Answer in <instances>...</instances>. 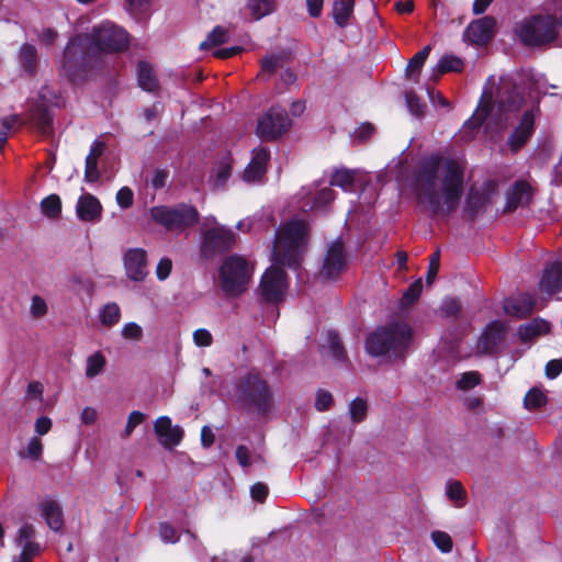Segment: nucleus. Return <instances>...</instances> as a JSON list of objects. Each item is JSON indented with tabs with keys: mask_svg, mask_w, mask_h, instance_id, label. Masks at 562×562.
Instances as JSON below:
<instances>
[{
	"mask_svg": "<svg viewBox=\"0 0 562 562\" xmlns=\"http://www.w3.org/2000/svg\"><path fill=\"white\" fill-rule=\"evenodd\" d=\"M524 105L525 98L520 90L512 81L502 79L495 103L492 104V93L484 92L476 111L464 125L476 128L485 123L487 127L496 126L502 130L506 125V114L516 112Z\"/></svg>",
	"mask_w": 562,
	"mask_h": 562,
	"instance_id": "7ed1b4c3",
	"label": "nucleus"
},
{
	"mask_svg": "<svg viewBox=\"0 0 562 562\" xmlns=\"http://www.w3.org/2000/svg\"><path fill=\"white\" fill-rule=\"evenodd\" d=\"M431 50V46L427 45L422 50L413 56V58L408 61L406 67V74L409 75L413 71H420L423 68L427 57L429 56Z\"/></svg>",
	"mask_w": 562,
	"mask_h": 562,
	"instance_id": "a18cd8bd",
	"label": "nucleus"
},
{
	"mask_svg": "<svg viewBox=\"0 0 562 562\" xmlns=\"http://www.w3.org/2000/svg\"><path fill=\"white\" fill-rule=\"evenodd\" d=\"M562 372V360L553 359L550 360L546 366V375L549 379L557 378Z\"/></svg>",
	"mask_w": 562,
	"mask_h": 562,
	"instance_id": "774afa93",
	"label": "nucleus"
},
{
	"mask_svg": "<svg viewBox=\"0 0 562 562\" xmlns=\"http://www.w3.org/2000/svg\"><path fill=\"white\" fill-rule=\"evenodd\" d=\"M290 126L291 120L286 111L272 106L258 120L257 134L262 139L271 140L285 133Z\"/></svg>",
	"mask_w": 562,
	"mask_h": 562,
	"instance_id": "f8f14e48",
	"label": "nucleus"
},
{
	"mask_svg": "<svg viewBox=\"0 0 562 562\" xmlns=\"http://www.w3.org/2000/svg\"><path fill=\"white\" fill-rule=\"evenodd\" d=\"M42 213L48 218H57L61 213V201L57 194H50L41 202Z\"/></svg>",
	"mask_w": 562,
	"mask_h": 562,
	"instance_id": "58836bf2",
	"label": "nucleus"
},
{
	"mask_svg": "<svg viewBox=\"0 0 562 562\" xmlns=\"http://www.w3.org/2000/svg\"><path fill=\"white\" fill-rule=\"evenodd\" d=\"M506 334V326L499 321L492 322L483 331L477 348L483 353H492L502 342Z\"/></svg>",
	"mask_w": 562,
	"mask_h": 562,
	"instance_id": "aec40b11",
	"label": "nucleus"
},
{
	"mask_svg": "<svg viewBox=\"0 0 562 562\" xmlns=\"http://www.w3.org/2000/svg\"><path fill=\"white\" fill-rule=\"evenodd\" d=\"M539 286L542 292H546L550 295L562 291L561 261H553L546 267Z\"/></svg>",
	"mask_w": 562,
	"mask_h": 562,
	"instance_id": "b1692460",
	"label": "nucleus"
},
{
	"mask_svg": "<svg viewBox=\"0 0 562 562\" xmlns=\"http://www.w3.org/2000/svg\"><path fill=\"white\" fill-rule=\"evenodd\" d=\"M76 214L82 222L98 223L102 216V205L92 194H82L76 205Z\"/></svg>",
	"mask_w": 562,
	"mask_h": 562,
	"instance_id": "6ab92c4d",
	"label": "nucleus"
},
{
	"mask_svg": "<svg viewBox=\"0 0 562 562\" xmlns=\"http://www.w3.org/2000/svg\"><path fill=\"white\" fill-rule=\"evenodd\" d=\"M228 41V32L226 29L222 26H216L213 31L207 35L206 40L200 44L201 49H206L207 47L217 46Z\"/></svg>",
	"mask_w": 562,
	"mask_h": 562,
	"instance_id": "37998d69",
	"label": "nucleus"
},
{
	"mask_svg": "<svg viewBox=\"0 0 562 562\" xmlns=\"http://www.w3.org/2000/svg\"><path fill=\"white\" fill-rule=\"evenodd\" d=\"M535 112L536 108L533 105L525 109L519 124L508 137L507 144L513 153L518 151L532 135L535 131Z\"/></svg>",
	"mask_w": 562,
	"mask_h": 562,
	"instance_id": "2eb2a0df",
	"label": "nucleus"
},
{
	"mask_svg": "<svg viewBox=\"0 0 562 562\" xmlns=\"http://www.w3.org/2000/svg\"><path fill=\"white\" fill-rule=\"evenodd\" d=\"M154 430L159 443L166 449L178 446L183 438V429L179 425H172L168 416H160L154 423Z\"/></svg>",
	"mask_w": 562,
	"mask_h": 562,
	"instance_id": "dca6fc26",
	"label": "nucleus"
},
{
	"mask_svg": "<svg viewBox=\"0 0 562 562\" xmlns=\"http://www.w3.org/2000/svg\"><path fill=\"white\" fill-rule=\"evenodd\" d=\"M326 347L328 348L331 357L338 362H347V352L341 345L340 338L337 333L329 330L326 338Z\"/></svg>",
	"mask_w": 562,
	"mask_h": 562,
	"instance_id": "72a5a7b5",
	"label": "nucleus"
},
{
	"mask_svg": "<svg viewBox=\"0 0 562 562\" xmlns=\"http://www.w3.org/2000/svg\"><path fill=\"white\" fill-rule=\"evenodd\" d=\"M47 313V305L44 299L38 295L33 296L31 303V314L38 318Z\"/></svg>",
	"mask_w": 562,
	"mask_h": 562,
	"instance_id": "0e129e2a",
	"label": "nucleus"
},
{
	"mask_svg": "<svg viewBox=\"0 0 562 562\" xmlns=\"http://www.w3.org/2000/svg\"><path fill=\"white\" fill-rule=\"evenodd\" d=\"M89 38L95 53L122 52L126 49L130 44L127 32L110 21H103L94 25Z\"/></svg>",
	"mask_w": 562,
	"mask_h": 562,
	"instance_id": "9d476101",
	"label": "nucleus"
},
{
	"mask_svg": "<svg viewBox=\"0 0 562 562\" xmlns=\"http://www.w3.org/2000/svg\"><path fill=\"white\" fill-rule=\"evenodd\" d=\"M439 265H440V252L436 251L435 254L431 255L430 260H429L428 271H427V276H426L427 283H429V284L432 283V281L437 277V273L439 270Z\"/></svg>",
	"mask_w": 562,
	"mask_h": 562,
	"instance_id": "e2e57ef3",
	"label": "nucleus"
},
{
	"mask_svg": "<svg viewBox=\"0 0 562 562\" xmlns=\"http://www.w3.org/2000/svg\"><path fill=\"white\" fill-rule=\"evenodd\" d=\"M550 330V325L547 321L541 318H536L529 323L520 325L518 328V334L521 340H530L533 337L546 334Z\"/></svg>",
	"mask_w": 562,
	"mask_h": 562,
	"instance_id": "c756f323",
	"label": "nucleus"
},
{
	"mask_svg": "<svg viewBox=\"0 0 562 562\" xmlns=\"http://www.w3.org/2000/svg\"><path fill=\"white\" fill-rule=\"evenodd\" d=\"M463 66L464 63L460 57L451 54H446L437 63L436 67L434 68V72L437 76H440L449 71L458 72L463 69Z\"/></svg>",
	"mask_w": 562,
	"mask_h": 562,
	"instance_id": "473e14b6",
	"label": "nucleus"
},
{
	"mask_svg": "<svg viewBox=\"0 0 562 562\" xmlns=\"http://www.w3.org/2000/svg\"><path fill=\"white\" fill-rule=\"evenodd\" d=\"M94 49L90 44L89 35H76L64 52L61 68L71 82L81 80L94 60Z\"/></svg>",
	"mask_w": 562,
	"mask_h": 562,
	"instance_id": "423d86ee",
	"label": "nucleus"
},
{
	"mask_svg": "<svg viewBox=\"0 0 562 562\" xmlns=\"http://www.w3.org/2000/svg\"><path fill=\"white\" fill-rule=\"evenodd\" d=\"M413 188L419 205L431 215L448 216L463 194L462 168L453 159L431 155L419 161Z\"/></svg>",
	"mask_w": 562,
	"mask_h": 562,
	"instance_id": "f257e3e1",
	"label": "nucleus"
},
{
	"mask_svg": "<svg viewBox=\"0 0 562 562\" xmlns=\"http://www.w3.org/2000/svg\"><path fill=\"white\" fill-rule=\"evenodd\" d=\"M347 266V257L341 241H334L328 245L324 258L321 276L325 279L337 278Z\"/></svg>",
	"mask_w": 562,
	"mask_h": 562,
	"instance_id": "4468645a",
	"label": "nucleus"
},
{
	"mask_svg": "<svg viewBox=\"0 0 562 562\" xmlns=\"http://www.w3.org/2000/svg\"><path fill=\"white\" fill-rule=\"evenodd\" d=\"M405 98L407 108L413 115L424 114L426 105L414 92H406Z\"/></svg>",
	"mask_w": 562,
	"mask_h": 562,
	"instance_id": "09e8293b",
	"label": "nucleus"
},
{
	"mask_svg": "<svg viewBox=\"0 0 562 562\" xmlns=\"http://www.w3.org/2000/svg\"><path fill=\"white\" fill-rule=\"evenodd\" d=\"M333 404V395L328 391L318 390L316 393L315 407L319 412L327 411Z\"/></svg>",
	"mask_w": 562,
	"mask_h": 562,
	"instance_id": "6e6d98bb",
	"label": "nucleus"
},
{
	"mask_svg": "<svg viewBox=\"0 0 562 562\" xmlns=\"http://www.w3.org/2000/svg\"><path fill=\"white\" fill-rule=\"evenodd\" d=\"M99 318L103 326L112 327L116 325L121 319L120 306L114 302L105 304L99 312Z\"/></svg>",
	"mask_w": 562,
	"mask_h": 562,
	"instance_id": "f704fd0d",
	"label": "nucleus"
},
{
	"mask_svg": "<svg viewBox=\"0 0 562 562\" xmlns=\"http://www.w3.org/2000/svg\"><path fill=\"white\" fill-rule=\"evenodd\" d=\"M18 121L19 116L15 114L0 119V148L5 144L9 132Z\"/></svg>",
	"mask_w": 562,
	"mask_h": 562,
	"instance_id": "3c124183",
	"label": "nucleus"
},
{
	"mask_svg": "<svg viewBox=\"0 0 562 562\" xmlns=\"http://www.w3.org/2000/svg\"><path fill=\"white\" fill-rule=\"evenodd\" d=\"M536 306V301L528 293H522L517 296L508 297L504 301V312L516 318H524L530 315Z\"/></svg>",
	"mask_w": 562,
	"mask_h": 562,
	"instance_id": "412c9836",
	"label": "nucleus"
},
{
	"mask_svg": "<svg viewBox=\"0 0 562 562\" xmlns=\"http://www.w3.org/2000/svg\"><path fill=\"white\" fill-rule=\"evenodd\" d=\"M422 288H423L422 280L418 279L413 284H411L409 288L405 291L403 300L407 304L414 303L419 297V295L422 293Z\"/></svg>",
	"mask_w": 562,
	"mask_h": 562,
	"instance_id": "680f3d73",
	"label": "nucleus"
},
{
	"mask_svg": "<svg viewBox=\"0 0 562 562\" xmlns=\"http://www.w3.org/2000/svg\"><path fill=\"white\" fill-rule=\"evenodd\" d=\"M304 198L306 201L302 205V209L313 212H321L326 209V206L334 201L335 199V191L331 188H323L314 193L311 191L304 193Z\"/></svg>",
	"mask_w": 562,
	"mask_h": 562,
	"instance_id": "393cba45",
	"label": "nucleus"
},
{
	"mask_svg": "<svg viewBox=\"0 0 562 562\" xmlns=\"http://www.w3.org/2000/svg\"><path fill=\"white\" fill-rule=\"evenodd\" d=\"M30 119L33 125L43 135H47L52 131L53 116L47 106L40 104L31 110Z\"/></svg>",
	"mask_w": 562,
	"mask_h": 562,
	"instance_id": "c85d7f7f",
	"label": "nucleus"
},
{
	"mask_svg": "<svg viewBox=\"0 0 562 562\" xmlns=\"http://www.w3.org/2000/svg\"><path fill=\"white\" fill-rule=\"evenodd\" d=\"M524 403L526 408L536 409L542 407L547 403L546 394L539 389H531L525 396Z\"/></svg>",
	"mask_w": 562,
	"mask_h": 562,
	"instance_id": "c03bdc74",
	"label": "nucleus"
},
{
	"mask_svg": "<svg viewBox=\"0 0 562 562\" xmlns=\"http://www.w3.org/2000/svg\"><path fill=\"white\" fill-rule=\"evenodd\" d=\"M105 363V357L100 351L89 356L86 360V376L88 379L95 378L104 370Z\"/></svg>",
	"mask_w": 562,
	"mask_h": 562,
	"instance_id": "e433bc0d",
	"label": "nucleus"
},
{
	"mask_svg": "<svg viewBox=\"0 0 562 562\" xmlns=\"http://www.w3.org/2000/svg\"><path fill=\"white\" fill-rule=\"evenodd\" d=\"M134 194L128 187L121 188L116 193V203L122 209H127L133 205Z\"/></svg>",
	"mask_w": 562,
	"mask_h": 562,
	"instance_id": "5fc2aeb1",
	"label": "nucleus"
},
{
	"mask_svg": "<svg viewBox=\"0 0 562 562\" xmlns=\"http://www.w3.org/2000/svg\"><path fill=\"white\" fill-rule=\"evenodd\" d=\"M355 0H336L333 4V18L337 25L344 27L352 14Z\"/></svg>",
	"mask_w": 562,
	"mask_h": 562,
	"instance_id": "7c9ffc66",
	"label": "nucleus"
},
{
	"mask_svg": "<svg viewBox=\"0 0 562 562\" xmlns=\"http://www.w3.org/2000/svg\"><path fill=\"white\" fill-rule=\"evenodd\" d=\"M18 63L25 75L30 77L35 76L38 68V55L36 47L32 44H23L18 53Z\"/></svg>",
	"mask_w": 562,
	"mask_h": 562,
	"instance_id": "bb28decb",
	"label": "nucleus"
},
{
	"mask_svg": "<svg viewBox=\"0 0 562 562\" xmlns=\"http://www.w3.org/2000/svg\"><path fill=\"white\" fill-rule=\"evenodd\" d=\"M144 414L138 412V411H133L128 418H127V424H126V427L124 429V432H123V437L124 438H127L132 435L133 430L139 425L143 423L144 420Z\"/></svg>",
	"mask_w": 562,
	"mask_h": 562,
	"instance_id": "864d4df0",
	"label": "nucleus"
},
{
	"mask_svg": "<svg viewBox=\"0 0 562 562\" xmlns=\"http://www.w3.org/2000/svg\"><path fill=\"white\" fill-rule=\"evenodd\" d=\"M52 428V419L46 416L38 417L35 420L34 429L38 436L46 435Z\"/></svg>",
	"mask_w": 562,
	"mask_h": 562,
	"instance_id": "338daca9",
	"label": "nucleus"
},
{
	"mask_svg": "<svg viewBox=\"0 0 562 562\" xmlns=\"http://www.w3.org/2000/svg\"><path fill=\"white\" fill-rule=\"evenodd\" d=\"M159 535L164 542L175 543L179 540L176 529L167 522L160 524Z\"/></svg>",
	"mask_w": 562,
	"mask_h": 562,
	"instance_id": "052dcab7",
	"label": "nucleus"
},
{
	"mask_svg": "<svg viewBox=\"0 0 562 562\" xmlns=\"http://www.w3.org/2000/svg\"><path fill=\"white\" fill-rule=\"evenodd\" d=\"M350 418L355 424H359L367 418L368 403L362 397H356L348 405Z\"/></svg>",
	"mask_w": 562,
	"mask_h": 562,
	"instance_id": "a19ab883",
	"label": "nucleus"
},
{
	"mask_svg": "<svg viewBox=\"0 0 562 562\" xmlns=\"http://www.w3.org/2000/svg\"><path fill=\"white\" fill-rule=\"evenodd\" d=\"M138 83L143 90L153 92L158 88V80L151 66L145 61L138 64Z\"/></svg>",
	"mask_w": 562,
	"mask_h": 562,
	"instance_id": "2f4dec72",
	"label": "nucleus"
},
{
	"mask_svg": "<svg viewBox=\"0 0 562 562\" xmlns=\"http://www.w3.org/2000/svg\"><path fill=\"white\" fill-rule=\"evenodd\" d=\"M461 310V304L459 300L453 297H447L442 301L441 312L446 316H456Z\"/></svg>",
	"mask_w": 562,
	"mask_h": 562,
	"instance_id": "13d9d810",
	"label": "nucleus"
},
{
	"mask_svg": "<svg viewBox=\"0 0 562 562\" xmlns=\"http://www.w3.org/2000/svg\"><path fill=\"white\" fill-rule=\"evenodd\" d=\"M249 278L250 268L243 257L233 255L224 260L220 270V283L227 295L236 296L243 293Z\"/></svg>",
	"mask_w": 562,
	"mask_h": 562,
	"instance_id": "1a4fd4ad",
	"label": "nucleus"
},
{
	"mask_svg": "<svg viewBox=\"0 0 562 562\" xmlns=\"http://www.w3.org/2000/svg\"><path fill=\"white\" fill-rule=\"evenodd\" d=\"M235 397L241 408L265 416L272 407V394L266 380L249 372L237 382Z\"/></svg>",
	"mask_w": 562,
	"mask_h": 562,
	"instance_id": "39448f33",
	"label": "nucleus"
},
{
	"mask_svg": "<svg viewBox=\"0 0 562 562\" xmlns=\"http://www.w3.org/2000/svg\"><path fill=\"white\" fill-rule=\"evenodd\" d=\"M44 386L40 381H32L27 384L25 400L42 401Z\"/></svg>",
	"mask_w": 562,
	"mask_h": 562,
	"instance_id": "bf43d9fd",
	"label": "nucleus"
},
{
	"mask_svg": "<svg viewBox=\"0 0 562 562\" xmlns=\"http://www.w3.org/2000/svg\"><path fill=\"white\" fill-rule=\"evenodd\" d=\"M516 33L520 41L528 46H541L552 43L558 35V24L551 16H532L522 21Z\"/></svg>",
	"mask_w": 562,
	"mask_h": 562,
	"instance_id": "6e6552de",
	"label": "nucleus"
},
{
	"mask_svg": "<svg viewBox=\"0 0 562 562\" xmlns=\"http://www.w3.org/2000/svg\"><path fill=\"white\" fill-rule=\"evenodd\" d=\"M35 533L34 526L27 522L18 529L15 544L21 548V552L11 562H33V559L40 554L41 546L33 540Z\"/></svg>",
	"mask_w": 562,
	"mask_h": 562,
	"instance_id": "ddd939ff",
	"label": "nucleus"
},
{
	"mask_svg": "<svg viewBox=\"0 0 562 562\" xmlns=\"http://www.w3.org/2000/svg\"><path fill=\"white\" fill-rule=\"evenodd\" d=\"M307 226L292 220L276 234L272 249L273 265L266 270L260 281V292L265 301L279 303L288 290L286 273L283 267L296 269L306 246Z\"/></svg>",
	"mask_w": 562,
	"mask_h": 562,
	"instance_id": "f03ea898",
	"label": "nucleus"
},
{
	"mask_svg": "<svg viewBox=\"0 0 562 562\" xmlns=\"http://www.w3.org/2000/svg\"><path fill=\"white\" fill-rule=\"evenodd\" d=\"M38 508L42 517L52 530L58 531L61 529L64 525L63 510L55 499H44L40 503Z\"/></svg>",
	"mask_w": 562,
	"mask_h": 562,
	"instance_id": "a878e982",
	"label": "nucleus"
},
{
	"mask_svg": "<svg viewBox=\"0 0 562 562\" xmlns=\"http://www.w3.org/2000/svg\"><path fill=\"white\" fill-rule=\"evenodd\" d=\"M193 342L198 347H210L213 344V336L210 330L205 328H199L193 331Z\"/></svg>",
	"mask_w": 562,
	"mask_h": 562,
	"instance_id": "603ef678",
	"label": "nucleus"
},
{
	"mask_svg": "<svg viewBox=\"0 0 562 562\" xmlns=\"http://www.w3.org/2000/svg\"><path fill=\"white\" fill-rule=\"evenodd\" d=\"M480 383V374L475 371L464 372L457 381V387L460 390H470Z\"/></svg>",
	"mask_w": 562,
	"mask_h": 562,
	"instance_id": "8fccbe9b",
	"label": "nucleus"
},
{
	"mask_svg": "<svg viewBox=\"0 0 562 562\" xmlns=\"http://www.w3.org/2000/svg\"><path fill=\"white\" fill-rule=\"evenodd\" d=\"M43 443L38 437H32L23 450L19 451V457L22 459L40 460L43 454Z\"/></svg>",
	"mask_w": 562,
	"mask_h": 562,
	"instance_id": "79ce46f5",
	"label": "nucleus"
},
{
	"mask_svg": "<svg viewBox=\"0 0 562 562\" xmlns=\"http://www.w3.org/2000/svg\"><path fill=\"white\" fill-rule=\"evenodd\" d=\"M150 217L157 224L172 233H181L199 221L198 210L186 203L159 205L150 209Z\"/></svg>",
	"mask_w": 562,
	"mask_h": 562,
	"instance_id": "0eeeda50",
	"label": "nucleus"
},
{
	"mask_svg": "<svg viewBox=\"0 0 562 562\" xmlns=\"http://www.w3.org/2000/svg\"><path fill=\"white\" fill-rule=\"evenodd\" d=\"M247 8L255 20L262 19L276 9L273 0H248Z\"/></svg>",
	"mask_w": 562,
	"mask_h": 562,
	"instance_id": "c9c22d12",
	"label": "nucleus"
},
{
	"mask_svg": "<svg viewBox=\"0 0 562 562\" xmlns=\"http://www.w3.org/2000/svg\"><path fill=\"white\" fill-rule=\"evenodd\" d=\"M531 199L530 187L526 182H517L507 195L506 210L514 211L520 205H526Z\"/></svg>",
	"mask_w": 562,
	"mask_h": 562,
	"instance_id": "cd10ccee",
	"label": "nucleus"
},
{
	"mask_svg": "<svg viewBox=\"0 0 562 562\" xmlns=\"http://www.w3.org/2000/svg\"><path fill=\"white\" fill-rule=\"evenodd\" d=\"M100 178L98 169V160L86 158L85 180L88 182H95Z\"/></svg>",
	"mask_w": 562,
	"mask_h": 562,
	"instance_id": "4d7b16f0",
	"label": "nucleus"
},
{
	"mask_svg": "<svg viewBox=\"0 0 562 562\" xmlns=\"http://www.w3.org/2000/svg\"><path fill=\"white\" fill-rule=\"evenodd\" d=\"M121 335L124 339L139 341L143 338V328L137 323L130 322L122 327Z\"/></svg>",
	"mask_w": 562,
	"mask_h": 562,
	"instance_id": "49530a36",
	"label": "nucleus"
},
{
	"mask_svg": "<svg viewBox=\"0 0 562 562\" xmlns=\"http://www.w3.org/2000/svg\"><path fill=\"white\" fill-rule=\"evenodd\" d=\"M446 494L456 507H463L465 505V491L459 481H448Z\"/></svg>",
	"mask_w": 562,
	"mask_h": 562,
	"instance_id": "ea45409f",
	"label": "nucleus"
},
{
	"mask_svg": "<svg viewBox=\"0 0 562 562\" xmlns=\"http://www.w3.org/2000/svg\"><path fill=\"white\" fill-rule=\"evenodd\" d=\"M413 341V329L405 321L378 327L366 339V351L374 358H404Z\"/></svg>",
	"mask_w": 562,
	"mask_h": 562,
	"instance_id": "20e7f679",
	"label": "nucleus"
},
{
	"mask_svg": "<svg viewBox=\"0 0 562 562\" xmlns=\"http://www.w3.org/2000/svg\"><path fill=\"white\" fill-rule=\"evenodd\" d=\"M486 202L487 198L479 190L472 188L467 196L465 211L473 217L481 211Z\"/></svg>",
	"mask_w": 562,
	"mask_h": 562,
	"instance_id": "4c0bfd02",
	"label": "nucleus"
},
{
	"mask_svg": "<svg viewBox=\"0 0 562 562\" xmlns=\"http://www.w3.org/2000/svg\"><path fill=\"white\" fill-rule=\"evenodd\" d=\"M209 223H213L215 226L205 228L203 234L201 251L206 258L229 250L236 243L235 233L226 226L218 225L214 216L207 217L204 225Z\"/></svg>",
	"mask_w": 562,
	"mask_h": 562,
	"instance_id": "9b49d317",
	"label": "nucleus"
},
{
	"mask_svg": "<svg viewBox=\"0 0 562 562\" xmlns=\"http://www.w3.org/2000/svg\"><path fill=\"white\" fill-rule=\"evenodd\" d=\"M431 539H432L434 543L436 544V547L441 552L447 553V552L451 551V549H452V540H451V537L447 532L434 531L431 533Z\"/></svg>",
	"mask_w": 562,
	"mask_h": 562,
	"instance_id": "de8ad7c7",
	"label": "nucleus"
},
{
	"mask_svg": "<svg viewBox=\"0 0 562 562\" xmlns=\"http://www.w3.org/2000/svg\"><path fill=\"white\" fill-rule=\"evenodd\" d=\"M495 21L493 18L485 16L469 24L465 30V36L474 44H485L493 36Z\"/></svg>",
	"mask_w": 562,
	"mask_h": 562,
	"instance_id": "5701e85b",
	"label": "nucleus"
},
{
	"mask_svg": "<svg viewBox=\"0 0 562 562\" xmlns=\"http://www.w3.org/2000/svg\"><path fill=\"white\" fill-rule=\"evenodd\" d=\"M270 159L269 150L258 147L252 150V156L244 170L243 180L248 183H257L262 180L267 171V164Z\"/></svg>",
	"mask_w": 562,
	"mask_h": 562,
	"instance_id": "a211bd4d",
	"label": "nucleus"
},
{
	"mask_svg": "<svg viewBox=\"0 0 562 562\" xmlns=\"http://www.w3.org/2000/svg\"><path fill=\"white\" fill-rule=\"evenodd\" d=\"M363 182V175L357 169H336L330 178V186L341 188L345 192H355Z\"/></svg>",
	"mask_w": 562,
	"mask_h": 562,
	"instance_id": "4be33fe9",
	"label": "nucleus"
},
{
	"mask_svg": "<svg viewBox=\"0 0 562 562\" xmlns=\"http://www.w3.org/2000/svg\"><path fill=\"white\" fill-rule=\"evenodd\" d=\"M125 272L133 281H143L148 273L146 251L142 248L128 249L123 257Z\"/></svg>",
	"mask_w": 562,
	"mask_h": 562,
	"instance_id": "f3484780",
	"label": "nucleus"
},
{
	"mask_svg": "<svg viewBox=\"0 0 562 562\" xmlns=\"http://www.w3.org/2000/svg\"><path fill=\"white\" fill-rule=\"evenodd\" d=\"M172 268V262L168 258H162L156 268V274L159 280H165L169 277Z\"/></svg>",
	"mask_w": 562,
	"mask_h": 562,
	"instance_id": "69168bd1",
	"label": "nucleus"
}]
</instances>
